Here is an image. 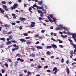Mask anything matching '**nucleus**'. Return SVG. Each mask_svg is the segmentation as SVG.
<instances>
[{"instance_id":"ddd939ff","label":"nucleus","mask_w":76,"mask_h":76,"mask_svg":"<svg viewBox=\"0 0 76 76\" xmlns=\"http://www.w3.org/2000/svg\"><path fill=\"white\" fill-rule=\"evenodd\" d=\"M4 26L6 28H9V27L10 26V25L8 24H5Z\"/></svg>"},{"instance_id":"f03ea898","label":"nucleus","mask_w":76,"mask_h":76,"mask_svg":"<svg viewBox=\"0 0 76 76\" xmlns=\"http://www.w3.org/2000/svg\"><path fill=\"white\" fill-rule=\"evenodd\" d=\"M72 45H73V48H75V49L74 50V52H73L74 54H75V55H76V45H75L73 43H72Z\"/></svg>"},{"instance_id":"cd10ccee","label":"nucleus","mask_w":76,"mask_h":76,"mask_svg":"<svg viewBox=\"0 0 76 76\" xmlns=\"http://www.w3.org/2000/svg\"><path fill=\"white\" fill-rule=\"evenodd\" d=\"M52 18V19H53V15L52 14H50L49 15Z\"/></svg>"},{"instance_id":"e433bc0d","label":"nucleus","mask_w":76,"mask_h":76,"mask_svg":"<svg viewBox=\"0 0 76 76\" xmlns=\"http://www.w3.org/2000/svg\"><path fill=\"white\" fill-rule=\"evenodd\" d=\"M43 6H44L45 7V9H47V6L45 5H43Z\"/></svg>"},{"instance_id":"a878e982","label":"nucleus","mask_w":76,"mask_h":76,"mask_svg":"<svg viewBox=\"0 0 76 76\" xmlns=\"http://www.w3.org/2000/svg\"><path fill=\"white\" fill-rule=\"evenodd\" d=\"M34 37H35V38H38V37H39V35L35 34Z\"/></svg>"},{"instance_id":"4d7b16f0","label":"nucleus","mask_w":76,"mask_h":76,"mask_svg":"<svg viewBox=\"0 0 76 76\" xmlns=\"http://www.w3.org/2000/svg\"><path fill=\"white\" fill-rule=\"evenodd\" d=\"M4 65L6 67H8V64H5Z\"/></svg>"},{"instance_id":"a19ab883","label":"nucleus","mask_w":76,"mask_h":76,"mask_svg":"<svg viewBox=\"0 0 76 76\" xmlns=\"http://www.w3.org/2000/svg\"><path fill=\"white\" fill-rule=\"evenodd\" d=\"M2 73H4L5 72V71H4V69H2Z\"/></svg>"},{"instance_id":"e2e57ef3","label":"nucleus","mask_w":76,"mask_h":76,"mask_svg":"<svg viewBox=\"0 0 76 76\" xmlns=\"http://www.w3.org/2000/svg\"><path fill=\"white\" fill-rule=\"evenodd\" d=\"M47 72H51V70L50 69H48L47 70Z\"/></svg>"},{"instance_id":"c756f323","label":"nucleus","mask_w":76,"mask_h":76,"mask_svg":"<svg viewBox=\"0 0 76 76\" xmlns=\"http://www.w3.org/2000/svg\"><path fill=\"white\" fill-rule=\"evenodd\" d=\"M73 51H71L70 52V54L72 56H73Z\"/></svg>"},{"instance_id":"c03bdc74","label":"nucleus","mask_w":76,"mask_h":76,"mask_svg":"<svg viewBox=\"0 0 76 76\" xmlns=\"http://www.w3.org/2000/svg\"><path fill=\"white\" fill-rule=\"evenodd\" d=\"M48 66L46 65L44 66V69H47L48 68Z\"/></svg>"},{"instance_id":"a211bd4d","label":"nucleus","mask_w":76,"mask_h":76,"mask_svg":"<svg viewBox=\"0 0 76 76\" xmlns=\"http://www.w3.org/2000/svg\"><path fill=\"white\" fill-rule=\"evenodd\" d=\"M20 19L21 21H23V20H26V19L24 18H20Z\"/></svg>"},{"instance_id":"7ed1b4c3","label":"nucleus","mask_w":76,"mask_h":76,"mask_svg":"<svg viewBox=\"0 0 76 76\" xmlns=\"http://www.w3.org/2000/svg\"><path fill=\"white\" fill-rule=\"evenodd\" d=\"M53 72H54V71H55V72H54V73L55 75H56L57 72L58 71V69H57V67H55L53 68Z\"/></svg>"},{"instance_id":"5701e85b","label":"nucleus","mask_w":76,"mask_h":76,"mask_svg":"<svg viewBox=\"0 0 76 76\" xmlns=\"http://www.w3.org/2000/svg\"><path fill=\"white\" fill-rule=\"evenodd\" d=\"M1 40H3V41H5V38H0Z\"/></svg>"},{"instance_id":"603ef678","label":"nucleus","mask_w":76,"mask_h":76,"mask_svg":"<svg viewBox=\"0 0 76 76\" xmlns=\"http://www.w3.org/2000/svg\"><path fill=\"white\" fill-rule=\"evenodd\" d=\"M20 62H23L24 61V60L21 59L20 60Z\"/></svg>"},{"instance_id":"79ce46f5","label":"nucleus","mask_w":76,"mask_h":76,"mask_svg":"<svg viewBox=\"0 0 76 76\" xmlns=\"http://www.w3.org/2000/svg\"><path fill=\"white\" fill-rule=\"evenodd\" d=\"M15 49H16L17 50H18V49H19V46H16Z\"/></svg>"},{"instance_id":"5fc2aeb1","label":"nucleus","mask_w":76,"mask_h":76,"mask_svg":"<svg viewBox=\"0 0 76 76\" xmlns=\"http://www.w3.org/2000/svg\"><path fill=\"white\" fill-rule=\"evenodd\" d=\"M31 49L32 50V51H34V50H35V48H31Z\"/></svg>"},{"instance_id":"4c0bfd02","label":"nucleus","mask_w":76,"mask_h":76,"mask_svg":"<svg viewBox=\"0 0 76 76\" xmlns=\"http://www.w3.org/2000/svg\"><path fill=\"white\" fill-rule=\"evenodd\" d=\"M37 67H38V68H39V69H41L42 68V66L40 65H38Z\"/></svg>"},{"instance_id":"4be33fe9","label":"nucleus","mask_w":76,"mask_h":76,"mask_svg":"<svg viewBox=\"0 0 76 76\" xmlns=\"http://www.w3.org/2000/svg\"><path fill=\"white\" fill-rule=\"evenodd\" d=\"M23 35L25 36H28V33H24L23 34Z\"/></svg>"},{"instance_id":"864d4df0","label":"nucleus","mask_w":76,"mask_h":76,"mask_svg":"<svg viewBox=\"0 0 76 76\" xmlns=\"http://www.w3.org/2000/svg\"><path fill=\"white\" fill-rule=\"evenodd\" d=\"M11 42H13V43H15V42H16V41H15V40H12Z\"/></svg>"},{"instance_id":"39448f33","label":"nucleus","mask_w":76,"mask_h":76,"mask_svg":"<svg viewBox=\"0 0 76 76\" xmlns=\"http://www.w3.org/2000/svg\"><path fill=\"white\" fill-rule=\"evenodd\" d=\"M52 47L53 48H57V45L55 44H52Z\"/></svg>"},{"instance_id":"b1692460","label":"nucleus","mask_w":76,"mask_h":76,"mask_svg":"<svg viewBox=\"0 0 76 76\" xmlns=\"http://www.w3.org/2000/svg\"><path fill=\"white\" fill-rule=\"evenodd\" d=\"M8 37L10 39H12V38H13V36L12 35L9 36Z\"/></svg>"},{"instance_id":"49530a36","label":"nucleus","mask_w":76,"mask_h":76,"mask_svg":"<svg viewBox=\"0 0 76 76\" xmlns=\"http://www.w3.org/2000/svg\"><path fill=\"white\" fill-rule=\"evenodd\" d=\"M1 3H2V4H6V1H2Z\"/></svg>"},{"instance_id":"6e6552de","label":"nucleus","mask_w":76,"mask_h":76,"mask_svg":"<svg viewBox=\"0 0 76 76\" xmlns=\"http://www.w3.org/2000/svg\"><path fill=\"white\" fill-rule=\"evenodd\" d=\"M46 54L48 56H50L51 54V52L49 51H48L46 53Z\"/></svg>"},{"instance_id":"dca6fc26","label":"nucleus","mask_w":76,"mask_h":76,"mask_svg":"<svg viewBox=\"0 0 76 76\" xmlns=\"http://www.w3.org/2000/svg\"><path fill=\"white\" fill-rule=\"evenodd\" d=\"M61 37H62V38H66L67 37V35H61Z\"/></svg>"},{"instance_id":"338daca9","label":"nucleus","mask_w":76,"mask_h":76,"mask_svg":"<svg viewBox=\"0 0 76 76\" xmlns=\"http://www.w3.org/2000/svg\"><path fill=\"white\" fill-rule=\"evenodd\" d=\"M39 44V41H37V42L35 43V44Z\"/></svg>"},{"instance_id":"aec40b11","label":"nucleus","mask_w":76,"mask_h":76,"mask_svg":"<svg viewBox=\"0 0 76 76\" xmlns=\"http://www.w3.org/2000/svg\"><path fill=\"white\" fill-rule=\"evenodd\" d=\"M37 48L38 49H42L43 48L42 46H37Z\"/></svg>"},{"instance_id":"69168bd1","label":"nucleus","mask_w":76,"mask_h":76,"mask_svg":"<svg viewBox=\"0 0 76 76\" xmlns=\"http://www.w3.org/2000/svg\"><path fill=\"white\" fill-rule=\"evenodd\" d=\"M63 29H66V27H62Z\"/></svg>"},{"instance_id":"f704fd0d","label":"nucleus","mask_w":76,"mask_h":76,"mask_svg":"<svg viewBox=\"0 0 76 76\" xmlns=\"http://www.w3.org/2000/svg\"><path fill=\"white\" fill-rule=\"evenodd\" d=\"M68 40L70 41V42H71V44L72 45V43H73V41H72V40L70 39H68Z\"/></svg>"},{"instance_id":"4468645a","label":"nucleus","mask_w":76,"mask_h":76,"mask_svg":"<svg viewBox=\"0 0 76 76\" xmlns=\"http://www.w3.org/2000/svg\"><path fill=\"white\" fill-rule=\"evenodd\" d=\"M37 11H38V12L39 13H43V14L44 13V12H42V11H40L39 10H37Z\"/></svg>"},{"instance_id":"f8f14e48","label":"nucleus","mask_w":76,"mask_h":76,"mask_svg":"<svg viewBox=\"0 0 76 76\" xmlns=\"http://www.w3.org/2000/svg\"><path fill=\"white\" fill-rule=\"evenodd\" d=\"M60 27H59L58 26H57L55 28V30H56V31H58V30H60Z\"/></svg>"},{"instance_id":"7c9ffc66","label":"nucleus","mask_w":76,"mask_h":76,"mask_svg":"<svg viewBox=\"0 0 76 76\" xmlns=\"http://www.w3.org/2000/svg\"><path fill=\"white\" fill-rule=\"evenodd\" d=\"M52 19H53V20L54 22H55V23L56 22V19L53 18H52Z\"/></svg>"},{"instance_id":"2eb2a0df","label":"nucleus","mask_w":76,"mask_h":76,"mask_svg":"<svg viewBox=\"0 0 76 76\" xmlns=\"http://www.w3.org/2000/svg\"><path fill=\"white\" fill-rule=\"evenodd\" d=\"M67 34L69 35H71L72 36V34H75V33H71V34L70 32H67Z\"/></svg>"},{"instance_id":"de8ad7c7","label":"nucleus","mask_w":76,"mask_h":76,"mask_svg":"<svg viewBox=\"0 0 76 76\" xmlns=\"http://www.w3.org/2000/svg\"><path fill=\"white\" fill-rule=\"evenodd\" d=\"M12 31H10L7 34L8 35H9L10 34H12Z\"/></svg>"},{"instance_id":"09e8293b","label":"nucleus","mask_w":76,"mask_h":76,"mask_svg":"<svg viewBox=\"0 0 76 76\" xmlns=\"http://www.w3.org/2000/svg\"><path fill=\"white\" fill-rule=\"evenodd\" d=\"M28 74V75H30V74H31V72H29V71H28L27 72Z\"/></svg>"},{"instance_id":"3c124183","label":"nucleus","mask_w":76,"mask_h":76,"mask_svg":"<svg viewBox=\"0 0 76 76\" xmlns=\"http://www.w3.org/2000/svg\"><path fill=\"white\" fill-rule=\"evenodd\" d=\"M8 61H9V62H10V63L12 62V60H11V59H8Z\"/></svg>"},{"instance_id":"1a4fd4ad","label":"nucleus","mask_w":76,"mask_h":76,"mask_svg":"<svg viewBox=\"0 0 76 76\" xmlns=\"http://www.w3.org/2000/svg\"><path fill=\"white\" fill-rule=\"evenodd\" d=\"M47 49H50L52 48L51 46H48L46 47Z\"/></svg>"},{"instance_id":"412c9836","label":"nucleus","mask_w":76,"mask_h":76,"mask_svg":"<svg viewBox=\"0 0 76 76\" xmlns=\"http://www.w3.org/2000/svg\"><path fill=\"white\" fill-rule=\"evenodd\" d=\"M0 11H1V13H4V11L1 8H0Z\"/></svg>"},{"instance_id":"ea45409f","label":"nucleus","mask_w":76,"mask_h":76,"mask_svg":"<svg viewBox=\"0 0 76 76\" xmlns=\"http://www.w3.org/2000/svg\"><path fill=\"white\" fill-rule=\"evenodd\" d=\"M61 61V63H63V62H64V59H63V58H62Z\"/></svg>"},{"instance_id":"2f4dec72","label":"nucleus","mask_w":76,"mask_h":76,"mask_svg":"<svg viewBox=\"0 0 76 76\" xmlns=\"http://www.w3.org/2000/svg\"><path fill=\"white\" fill-rule=\"evenodd\" d=\"M6 32H7V31H5L4 30H3V32H2L3 34H6Z\"/></svg>"},{"instance_id":"a18cd8bd","label":"nucleus","mask_w":76,"mask_h":76,"mask_svg":"<svg viewBox=\"0 0 76 76\" xmlns=\"http://www.w3.org/2000/svg\"><path fill=\"white\" fill-rule=\"evenodd\" d=\"M59 46L60 48H63V46L62 45H59Z\"/></svg>"},{"instance_id":"c85d7f7f","label":"nucleus","mask_w":76,"mask_h":76,"mask_svg":"<svg viewBox=\"0 0 76 76\" xmlns=\"http://www.w3.org/2000/svg\"><path fill=\"white\" fill-rule=\"evenodd\" d=\"M51 39L53 41H56V42H57V41L55 40V39H54L53 38H51Z\"/></svg>"},{"instance_id":"473e14b6","label":"nucleus","mask_w":76,"mask_h":76,"mask_svg":"<svg viewBox=\"0 0 76 76\" xmlns=\"http://www.w3.org/2000/svg\"><path fill=\"white\" fill-rule=\"evenodd\" d=\"M18 62H16L15 63V66H17V64H18Z\"/></svg>"},{"instance_id":"bb28decb","label":"nucleus","mask_w":76,"mask_h":76,"mask_svg":"<svg viewBox=\"0 0 76 76\" xmlns=\"http://www.w3.org/2000/svg\"><path fill=\"white\" fill-rule=\"evenodd\" d=\"M16 56L17 57H21V56L19 53H18V54H17Z\"/></svg>"},{"instance_id":"20e7f679","label":"nucleus","mask_w":76,"mask_h":76,"mask_svg":"<svg viewBox=\"0 0 76 76\" xmlns=\"http://www.w3.org/2000/svg\"><path fill=\"white\" fill-rule=\"evenodd\" d=\"M31 24L30 25V26L31 27H34L35 25V23L34 22H31Z\"/></svg>"},{"instance_id":"58836bf2","label":"nucleus","mask_w":76,"mask_h":76,"mask_svg":"<svg viewBox=\"0 0 76 76\" xmlns=\"http://www.w3.org/2000/svg\"><path fill=\"white\" fill-rule=\"evenodd\" d=\"M59 26L60 27H61V28H63V25L62 24H60L59 25Z\"/></svg>"},{"instance_id":"37998d69","label":"nucleus","mask_w":76,"mask_h":76,"mask_svg":"<svg viewBox=\"0 0 76 76\" xmlns=\"http://www.w3.org/2000/svg\"><path fill=\"white\" fill-rule=\"evenodd\" d=\"M76 63L75 62H73L72 64V66H73L74 64H76Z\"/></svg>"},{"instance_id":"bf43d9fd","label":"nucleus","mask_w":76,"mask_h":76,"mask_svg":"<svg viewBox=\"0 0 76 76\" xmlns=\"http://www.w3.org/2000/svg\"><path fill=\"white\" fill-rule=\"evenodd\" d=\"M32 10V8L31 7H29L28 8V10L29 11H31Z\"/></svg>"},{"instance_id":"c9c22d12","label":"nucleus","mask_w":76,"mask_h":76,"mask_svg":"<svg viewBox=\"0 0 76 76\" xmlns=\"http://www.w3.org/2000/svg\"><path fill=\"white\" fill-rule=\"evenodd\" d=\"M3 8H4V9H6V8H7V6H6V5H3Z\"/></svg>"},{"instance_id":"f257e3e1","label":"nucleus","mask_w":76,"mask_h":76,"mask_svg":"<svg viewBox=\"0 0 76 76\" xmlns=\"http://www.w3.org/2000/svg\"><path fill=\"white\" fill-rule=\"evenodd\" d=\"M17 6H18V4L16 3L12 7H11L10 8V9L11 10H13V9H15V8H16Z\"/></svg>"},{"instance_id":"680f3d73","label":"nucleus","mask_w":76,"mask_h":76,"mask_svg":"<svg viewBox=\"0 0 76 76\" xmlns=\"http://www.w3.org/2000/svg\"><path fill=\"white\" fill-rule=\"evenodd\" d=\"M53 28H54L53 27V26H51L50 27V29H53Z\"/></svg>"},{"instance_id":"6e6d98bb","label":"nucleus","mask_w":76,"mask_h":76,"mask_svg":"<svg viewBox=\"0 0 76 76\" xmlns=\"http://www.w3.org/2000/svg\"><path fill=\"white\" fill-rule=\"evenodd\" d=\"M62 33H63V34H67V32H66L65 31H63Z\"/></svg>"},{"instance_id":"0e129e2a","label":"nucleus","mask_w":76,"mask_h":76,"mask_svg":"<svg viewBox=\"0 0 76 76\" xmlns=\"http://www.w3.org/2000/svg\"><path fill=\"white\" fill-rule=\"evenodd\" d=\"M67 64H70V62L69 60L67 61Z\"/></svg>"},{"instance_id":"f3484780","label":"nucleus","mask_w":76,"mask_h":76,"mask_svg":"<svg viewBox=\"0 0 76 76\" xmlns=\"http://www.w3.org/2000/svg\"><path fill=\"white\" fill-rule=\"evenodd\" d=\"M67 73L68 75L69 74V73H70V71H69V69L68 68H67Z\"/></svg>"},{"instance_id":"9b49d317","label":"nucleus","mask_w":76,"mask_h":76,"mask_svg":"<svg viewBox=\"0 0 76 76\" xmlns=\"http://www.w3.org/2000/svg\"><path fill=\"white\" fill-rule=\"evenodd\" d=\"M57 41H59V43H63V41H61L60 39H58L57 40Z\"/></svg>"},{"instance_id":"423d86ee","label":"nucleus","mask_w":76,"mask_h":76,"mask_svg":"<svg viewBox=\"0 0 76 76\" xmlns=\"http://www.w3.org/2000/svg\"><path fill=\"white\" fill-rule=\"evenodd\" d=\"M42 11H44V13H46V10H45L44 9V7H43V6H42Z\"/></svg>"},{"instance_id":"052dcab7","label":"nucleus","mask_w":76,"mask_h":76,"mask_svg":"<svg viewBox=\"0 0 76 76\" xmlns=\"http://www.w3.org/2000/svg\"><path fill=\"white\" fill-rule=\"evenodd\" d=\"M41 60H42L43 61L45 60V59H44V58H41Z\"/></svg>"},{"instance_id":"393cba45","label":"nucleus","mask_w":76,"mask_h":76,"mask_svg":"<svg viewBox=\"0 0 76 76\" xmlns=\"http://www.w3.org/2000/svg\"><path fill=\"white\" fill-rule=\"evenodd\" d=\"M37 9H42V7H38L37 6Z\"/></svg>"},{"instance_id":"8fccbe9b","label":"nucleus","mask_w":76,"mask_h":76,"mask_svg":"<svg viewBox=\"0 0 76 76\" xmlns=\"http://www.w3.org/2000/svg\"><path fill=\"white\" fill-rule=\"evenodd\" d=\"M39 19L40 20H42V18H41V17H39Z\"/></svg>"},{"instance_id":"13d9d810","label":"nucleus","mask_w":76,"mask_h":76,"mask_svg":"<svg viewBox=\"0 0 76 76\" xmlns=\"http://www.w3.org/2000/svg\"><path fill=\"white\" fill-rule=\"evenodd\" d=\"M42 33H44L45 32V30H42L41 31Z\"/></svg>"},{"instance_id":"9d476101","label":"nucleus","mask_w":76,"mask_h":76,"mask_svg":"<svg viewBox=\"0 0 76 76\" xmlns=\"http://www.w3.org/2000/svg\"><path fill=\"white\" fill-rule=\"evenodd\" d=\"M10 44H11V41H9L6 42V45H9Z\"/></svg>"},{"instance_id":"0eeeda50","label":"nucleus","mask_w":76,"mask_h":76,"mask_svg":"<svg viewBox=\"0 0 76 76\" xmlns=\"http://www.w3.org/2000/svg\"><path fill=\"white\" fill-rule=\"evenodd\" d=\"M20 41H21V42H26V40L23 39H20Z\"/></svg>"},{"instance_id":"6ab92c4d","label":"nucleus","mask_w":76,"mask_h":76,"mask_svg":"<svg viewBox=\"0 0 76 76\" xmlns=\"http://www.w3.org/2000/svg\"><path fill=\"white\" fill-rule=\"evenodd\" d=\"M42 3H43V1H41L39 2L38 4L39 5L42 4Z\"/></svg>"},{"instance_id":"72a5a7b5","label":"nucleus","mask_w":76,"mask_h":76,"mask_svg":"<svg viewBox=\"0 0 76 76\" xmlns=\"http://www.w3.org/2000/svg\"><path fill=\"white\" fill-rule=\"evenodd\" d=\"M30 56H32V57H35V54H31V55H30Z\"/></svg>"},{"instance_id":"774afa93","label":"nucleus","mask_w":76,"mask_h":76,"mask_svg":"<svg viewBox=\"0 0 76 76\" xmlns=\"http://www.w3.org/2000/svg\"><path fill=\"white\" fill-rule=\"evenodd\" d=\"M23 74H20L19 75L20 76H23Z\"/></svg>"}]
</instances>
